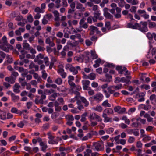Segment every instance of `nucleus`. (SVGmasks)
I'll return each mask as SVG.
<instances>
[{"label":"nucleus","mask_w":156,"mask_h":156,"mask_svg":"<svg viewBox=\"0 0 156 156\" xmlns=\"http://www.w3.org/2000/svg\"><path fill=\"white\" fill-rule=\"evenodd\" d=\"M147 25V23L146 22H141L139 23H136V29L142 32H146L148 31Z\"/></svg>","instance_id":"nucleus-1"},{"label":"nucleus","mask_w":156,"mask_h":156,"mask_svg":"<svg viewBox=\"0 0 156 156\" xmlns=\"http://www.w3.org/2000/svg\"><path fill=\"white\" fill-rule=\"evenodd\" d=\"M0 44L1 45H0V48L2 50L6 51V48L4 46H5L8 48H9L11 46L8 43L7 40V38L5 36H4L0 40Z\"/></svg>","instance_id":"nucleus-2"},{"label":"nucleus","mask_w":156,"mask_h":156,"mask_svg":"<svg viewBox=\"0 0 156 156\" xmlns=\"http://www.w3.org/2000/svg\"><path fill=\"white\" fill-rule=\"evenodd\" d=\"M89 118L90 119V121L95 119L99 122H101L102 121V119L101 117L94 112L90 113L89 115Z\"/></svg>","instance_id":"nucleus-3"},{"label":"nucleus","mask_w":156,"mask_h":156,"mask_svg":"<svg viewBox=\"0 0 156 156\" xmlns=\"http://www.w3.org/2000/svg\"><path fill=\"white\" fill-rule=\"evenodd\" d=\"M93 147H94V149L98 151H102L104 149L103 144L101 142H94L93 143Z\"/></svg>","instance_id":"nucleus-4"},{"label":"nucleus","mask_w":156,"mask_h":156,"mask_svg":"<svg viewBox=\"0 0 156 156\" xmlns=\"http://www.w3.org/2000/svg\"><path fill=\"white\" fill-rule=\"evenodd\" d=\"M116 69L119 71V73L120 74H122L123 71H125L126 73L125 75H129L130 72L127 70L126 68L125 67H122L121 66H118L116 67Z\"/></svg>","instance_id":"nucleus-5"},{"label":"nucleus","mask_w":156,"mask_h":156,"mask_svg":"<svg viewBox=\"0 0 156 156\" xmlns=\"http://www.w3.org/2000/svg\"><path fill=\"white\" fill-rule=\"evenodd\" d=\"M145 94L144 93H138L136 94L135 98L138 99L139 102L144 101L145 100Z\"/></svg>","instance_id":"nucleus-6"},{"label":"nucleus","mask_w":156,"mask_h":156,"mask_svg":"<svg viewBox=\"0 0 156 156\" xmlns=\"http://www.w3.org/2000/svg\"><path fill=\"white\" fill-rule=\"evenodd\" d=\"M83 87L84 90H91V88L89 87L90 82L88 80H83L82 82Z\"/></svg>","instance_id":"nucleus-7"},{"label":"nucleus","mask_w":156,"mask_h":156,"mask_svg":"<svg viewBox=\"0 0 156 156\" xmlns=\"http://www.w3.org/2000/svg\"><path fill=\"white\" fill-rule=\"evenodd\" d=\"M137 13L139 15L145 19H148L149 17V15L147 14L145 10L139 9L137 11Z\"/></svg>","instance_id":"nucleus-8"},{"label":"nucleus","mask_w":156,"mask_h":156,"mask_svg":"<svg viewBox=\"0 0 156 156\" xmlns=\"http://www.w3.org/2000/svg\"><path fill=\"white\" fill-rule=\"evenodd\" d=\"M81 69L80 66H77L76 67L71 66L69 68V70L73 73V75H76L78 73V70H80Z\"/></svg>","instance_id":"nucleus-9"},{"label":"nucleus","mask_w":156,"mask_h":156,"mask_svg":"<svg viewBox=\"0 0 156 156\" xmlns=\"http://www.w3.org/2000/svg\"><path fill=\"white\" fill-rule=\"evenodd\" d=\"M40 142V145L41 147V150L43 152H45L46 149L48 148L47 145L44 142L42 141V140L41 138H39Z\"/></svg>","instance_id":"nucleus-10"},{"label":"nucleus","mask_w":156,"mask_h":156,"mask_svg":"<svg viewBox=\"0 0 156 156\" xmlns=\"http://www.w3.org/2000/svg\"><path fill=\"white\" fill-rule=\"evenodd\" d=\"M103 97V96L102 94L99 93L94 95L93 96V98L97 102H99L102 100Z\"/></svg>","instance_id":"nucleus-11"},{"label":"nucleus","mask_w":156,"mask_h":156,"mask_svg":"<svg viewBox=\"0 0 156 156\" xmlns=\"http://www.w3.org/2000/svg\"><path fill=\"white\" fill-rule=\"evenodd\" d=\"M5 80L6 81L8 82L9 83L13 84L15 82L16 80L15 78L13 76H11L5 77Z\"/></svg>","instance_id":"nucleus-12"},{"label":"nucleus","mask_w":156,"mask_h":156,"mask_svg":"<svg viewBox=\"0 0 156 156\" xmlns=\"http://www.w3.org/2000/svg\"><path fill=\"white\" fill-rule=\"evenodd\" d=\"M20 87H21L18 83H15L13 87L14 92L16 93H19L20 91L19 89Z\"/></svg>","instance_id":"nucleus-13"},{"label":"nucleus","mask_w":156,"mask_h":156,"mask_svg":"<svg viewBox=\"0 0 156 156\" xmlns=\"http://www.w3.org/2000/svg\"><path fill=\"white\" fill-rule=\"evenodd\" d=\"M76 8L82 11H85V8L83 6V5L81 3H77L76 4Z\"/></svg>","instance_id":"nucleus-14"},{"label":"nucleus","mask_w":156,"mask_h":156,"mask_svg":"<svg viewBox=\"0 0 156 156\" xmlns=\"http://www.w3.org/2000/svg\"><path fill=\"white\" fill-rule=\"evenodd\" d=\"M103 114H107V115H112L113 114V110L111 108H107L103 111Z\"/></svg>","instance_id":"nucleus-15"},{"label":"nucleus","mask_w":156,"mask_h":156,"mask_svg":"<svg viewBox=\"0 0 156 156\" xmlns=\"http://www.w3.org/2000/svg\"><path fill=\"white\" fill-rule=\"evenodd\" d=\"M23 46L24 49L28 50L31 47L30 46L29 44L27 42L26 40L23 41Z\"/></svg>","instance_id":"nucleus-16"},{"label":"nucleus","mask_w":156,"mask_h":156,"mask_svg":"<svg viewBox=\"0 0 156 156\" xmlns=\"http://www.w3.org/2000/svg\"><path fill=\"white\" fill-rule=\"evenodd\" d=\"M102 116L104 118V122H108L111 121L112 118L107 116V114H102Z\"/></svg>","instance_id":"nucleus-17"},{"label":"nucleus","mask_w":156,"mask_h":156,"mask_svg":"<svg viewBox=\"0 0 156 156\" xmlns=\"http://www.w3.org/2000/svg\"><path fill=\"white\" fill-rule=\"evenodd\" d=\"M148 27L150 28H156V23L154 22L148 20Z\"/></svg>","instance_id":"nucleus-18"},{"label":"nucleus","mask_w":156,"mask_h":156,"mask_svg":"<svg viewBox=\"0 0 156 156\" xmlns=\"http://www.w3.org/2000/svg\"><path fill=\"white\" fill-rule=\"evenodd\" d=\"M44 57V55L42 53H39L37 55L35 58H34V61L36 62L37 60L40 59H43Z\"/></svg>","instance_id":"nucleus-19"},{"label":"nucleus","mask_w":156,"mask_h":156,"mask_svg":"<svg viewBox=\"0 0 156 156\" xmlns=\"http://www.w3.org/2000/svg\"><path fill=\"white\" fill-rule=\"evenodd\" d=\"M80 99L81 101L84 104L85 107H87L89 105V102L85 98L83 97H81Z\"/></svg>","instance_id":"nucleus-20"},{"label":"nucleus","mask_w":156,"mask_h":156,"mask_svg":"<svg viewBox=\"0 0 156 156\" xmlns=\"http://www.w3.org/2000/svg\"><path fill=\"white\" fill-rule=\"evenodd\" d=\"M100 11H98L94 13V16L98 19L99 20H101L103 19L102 17L100 16L101 13L99 12Z\"/></svg>","instance_id":"nucleus-21"},{"label":"nucleus","mask_w":156,"mask_h":156,"mask_svg":"<svg viewBox=\"0 0 156 156\" xmlns=\"http://www.w3.org/2000/svg\"><path fill=\"white\" fill-rule=\"evenodd\" d=\"M65 118L67 121H73L74 120L73 116L71 115H66L65 116Z\"/></svg>","instance_id":"nucleus-22"},{"label":"nucleus","mask_w":156,"mask_h":156,"mask_svg":"<svg viewBox=\"0 0 156 156\" xmlns=\"http://www.w3.org/2000/svg\"><path fill=\"white\" fill-rule=\"evenodd\" d=\"M105 76L106 78V79L103 80V81L109 82L111 81L112 77L111 75L108 74H106Z\"/></svg>","instance_id":"nucleus-23"},{"label":"nucleus","mask_w":156,"mask_h":156,"mask_svg":"<svg viewBox=\"0 0 156 156\" xmlns=\"http://www.w3.org/2000/svg\"><path fill=\"white\" fill-rule=\"evenodd\" d=\"M76 103L78 105L77 108L79 110H80L84 108L82 104L81 101L78 100L77 101Z\"/></svg>","instance_id":"nucleus-24"},{"label":"nucleus","mask_w":156,"mask_h":156,"mask_svg":"<svg viewBox=\"0 0 156 156\" xmlns=\"http://www.w3.org/2000/svg\"><path fill=\"white\" fill-rule=\"evenodd\" d=\"M34 102L36 104H42L41 101L40 99V97L39 96L37 95L35 97V98L34 100Z\"/></svg>","instance_id":"nucleus-25"},{"label":"nucleus","mask_w":156,"mask_h":156,"mask_svg":"<svg viewBox=\"0 0 156 156\" xmlns=\"http://www.w3.org/2000/svg\"><path fill=\"white\" fill-rule=\"evenodd\" d=\"M101 105L105 107H111V105L108 102V100H106L104 101L101 104Z\"/></svg>","instance_id":"nucleus-26"},{"label":"nucleus","mask_w":156,"mask_h":156,"mask_svg":"<svg viewBox=\"0 0 156 156\" xmlns=\"http://www.w3.org/2000/svg\"><path fill=\"white\" fill-rule=\"evenodd\" d=\"M101 62L100 58H99L95 61V64L93 65V66L95 68H97L99 66V64Z\"/></svg>","instance_id":"nucleus-27"},{"label":"nucleus","mask_w":156,"mask_h":156,"mask_svg":"<svg viewBox=\"0 0 156 156\" xmlns=\"http://www.w3.org/2000/svg\"><path fill=\"white\" fill-rule=\"evenodd\" d=\"M90 54L92 59H95L98 58V55L96 54V53L95 51L91 50L90 51Z\"/></svg>","instance_id":"nucleus-28"},{"label":"nucleus","mask_w":156,"mask_h":156,"mask_svg":"<svg viewBox=\"0 0 156 156\" xmlns=\"http://www.w3.org/2000/svg\"><path fill=\"white\" fill-rule=\"evenodd\" d=\"M6 113L2 111L0 112V118L2 120H5L6 119Z\"/></svg>","instance_id":"nucleus-29"},{"label":"nucleus","mask_w":156,"mask_h":156,"mask_svg":"<svg viewBox=\"0 0 156 156\" xmlns=\"http://www.w3.org/2000/svg\"><path fill=\"white\" fill-rule=\"evenodd\" d=\"M47 135L48 136V138L49 140H52L55 138V136L53 135L51 131L48 132L47 133Z\"/></svg>","instance_id":"nucleus-30"},{"label":"nucleus","mask_w":156,"mask_h":156,"mask_svg":"<svg viewBox=\"0 0 156 156\" xmlns=\"http://www.w3.org/2000/svg\"><path fill=\"white\" fill-rule=\"evenodd\" d=\"M122 87V85L121 84L117 85L116 86H111V87L115 89V90H118L121 89Z\"/></svg>","instance_id":"nucleus-31"},{"label":"nucleus","mask_w":156,"mask_h":156,"mask_svg":"<svg viewBox=\"0 0 156 156\" xmlns=\"http://www.w3.org/2000/svg\"><path fill=\"white\" fill-rule=\"evenodd\" d=\"M87 115V112H85L83 113L81 115V118L80 119V121L82 122H84L86 120V116Z\"/></svg>","instance_id":"nucleus-32"},{"label":"nucleus","mask_w":156,"mask_h":156,"mask_svg":"<svg viewBox=\"0 0 156 156\" xmlns=\"http://www.w3.org/2000/svg\"><path fill=\"white\" fill-rule=\"evenodd\" d=\"M104 16L107 18L109 19H112L113 16L108 12L104 13Z\"/></svg>","instance_id":"nucleus-33"},{"label":"nucleus","mask_w":156,"mask_h":156,"mask_svg":"<svg viewBox=\"0 0 156 156\" xmlns=\"http://www.w3.org/2000/svg\"><path fill=\"white\" fill-rule=\"evenodd\" d=\"M41 77L44 80H46L47 77L48 75L44 70H43L41 72Z\"/></svg>","instance_id":"nucleus-34"},{"label":"nucleus","mask_w":156,"mask_h":156,"mask_svg":"<svg viewBox=\"0 0 156 156\" xmlns=\"http://www.w3.org/2000/svg\"><path fill=\"white\" fill-rule=\"evenodd\" d=\"M57 96V94L56 93H54L49 97V99L52 101H54L56 97Z\"/></svg>","instance_id":"nucleus-35"},{"label":"nucleus","mask_w":156,"mask_h":156,"mask_svg":"<svg viewBox=\"0 0 156 156\" xmlns=\"http://www.w3.org/2000/svg\"><path fill=\"white\" fill-rule=\"evenodd\" d=\"M20 51L21 53V55L19 56L21 60L24 59L25 57V55L26 53V51H25L24 50H21Z\"/></svg>","instance_id":"nucleus-36"},{"label":"nucleus","mask_w":156,"mask_h":156,"mask_svg":"<svg viewBox=\"0 0 156 156\" xmlns=\"http://www.w3.org/2000/svg\"><path fill=\"white\" fill-rule=\"evenodd\" d=\"M58 139H53L51 140H49L48 143L49 144H57L58 143Z\"/></svg>","instance_id":"nucleus-37"},{"label":"nucleus","mask_w":156,"mask_h":156,"mask_svg":"<svg viewBox=\"0 0 156 156\" xmlns=\"http://www.w3.org/2000/svg\"><path fill=\"white\" fill-rule=\"evenodd\" d=\"M55 82L57 84L60 85L62 83V80L61 78L58 77L55 80Z\"/></svg>","instance_id":"nucleus-38"},{"label":"nucleus","mask_w":156,"mask_h":156,"mask_svg":"<svg viewBox=\"0 0 156 156\" xmlns=\"http://www.w3.org/2000/svg\"><path fill=\"white\" fill-rule=\"evenodd\" d=\"M9 92L11 93V95L12 97V100H18L19 99V96L15 95V94L12 92Z\"/></svg>","instance_id":"nucleus-39"},{"label":"nucleus","mask_w":156,"mask_h":156,"mask_svg":"<svg viewBox=\"0 0 156 156\" xmlns=\"http://www.w3.org/2000/svg\"><path fill=\"white\" fill-rule=\"evenodd\" d=\"M44 62V63L46 66H48L49 65V58L47 56L44 57L43 58Z\"/></svg>","instance_id":"nucleus-40"},{"label":"nucleus","mask_w":156,"mask_h":156,"mask_svg":"<svg viewBox=\"0 0 156 156\" xmlns=\"http://www.w3.org/2000/svg\"><path fill=\"white\" fill-rule=\"evenodd\" d=\"M27 19L28 22L32 23L34 20V19L31 14H29L27 17Z\"/></svg>","instance_id":"nucleus-41"},{"label":"nucleus","mask_w":156,"mask_h":156,"mask_svg":"<svg viewBox=\"0 0 156 156\" xmlns=\"http://www.w3.org/2000/svg\"><path fill=\"white\" fill-rule=\"evenodd\" d=\"M127 27L131 28L133 29H136V23L133 24L131 23H129L127 25Z\"/></svg>","instance_id":"nucleus-42"},{"label":"nucleus","mask_w":156,"mask_h":156,"mask_svg":"<svg viewBox=\"0 0 156 156\" xmlns=\"http://www.w3.org/2000/svg\"><path fill=\"white\" fill-rule=\"evenodd\" d=\"M105 27L107 28L108 30H109L111 28V23L109 22H106L105 24Z\"/></svg>","instance_id":"nucleus-43"},{"label":"nucleus","mask_w":156,"mask_h":156,"mask_svg":"<svg viewBox=\"0 0 156 156\" xmlns=\"http://www.w3.org/2000/svg\"><path fill=\"white\" fill-rule=\"evenodd\" d=\"M94 109L98 112H101L102 111L103 108L100 105H98L94 108Z\"/></svg>","instance_id":"nucleus-44"},{"label":"nucleus","mask_w":156,"mask_h":156,"mask_svg":"<svg viewBox=\"0 0 156 156\" xmlns=\"http://www.w3.org/2000/svg\"><path fill=\"white\" fill-rule=\"evenodd\" d=\"M38 51H43L45 50V48L43 47L40 45H37L36 47Z\"/></svg>","instance_id":"nucleus-45"},{"label":"nucleus","mask_w":156,"mask_h":156,"mask_svg":"<svg viewBox=\"0 0 156 156\" xmlns=\"http://www.w3.org/2000/svg\"><path fill=\"white\" fill-rule=\"evenodd\" d=\"M96 78V75L94 73H91L89 75V79L91 80H94Z\"/></svg>","instance_id":"nucleus-46"},{"label":"nucleus","mask_w":156,"mask_h":156,"mask_svg":"<svg viewBox=\"0 0 156 156\" xmlns=\"http://www.w3.org/2000/svg\"><path fill=\"white\" fill-rule=\"evenodd\" d=\"M68 82L69 85L70 86V88L72 90H73V89L74 88L75 86V84L74 82H72V81L68 80Z\"/></svg>","instance_id":"nucleus-47"},{"label":"nucleus","mask_w":156,"mask_h":156,"mask_svg":"<svg viewBox=\"0 0 156 156\" xmlns=\"http://www.w3.org/2000/svg\"><path fill=\"white\" fill-rule=\"evenodd\" d=\"M140 125V124L139 122H135L133 123H132L131 124V126L132 127H136L137 128Z\"/></svg>","instance_id":"nucleus-48"},{"label":"nucleus","mask_w":156,"mask_h":156,"mask_svg":"<svg viewBox=\"0 0 156 156\" xmlns=\"http://www.w3.org/2000/svg\"><path fill=\"white\" fill-rule=\"evenodd\" d=\"M61 2V1L60 0H56L55 1V3L56 4L55 7L56 8H58L61 6L60 4Z\"/></svg>","instance_id":"nucleus-49"},{"label":"nucleus","mask_w":156,"mask_h":156,"mask_svg":"<svg viewBox=\"0 0 156 156\" xmlns=\"http://www.w3.org/2000/svg\"><path fill=\"white\" fill-rule=\"evenodd\" d=\"M34 12L37 13H40L43 12L42 9L39 7H37L35 8Z\"/></svg>","instance_id":"nucleus-50"},{"label":"nucleus","mask_w":156,"mask_h":156,"mask_svg":"<svg viewBox=\"0 0 156 156\" xmlns=\"http://www.w3.org/2000/svg\"><path fill=\"white\" fill-rule=\"evenodd\" d=\"M26 57L27 58L34 59L35 57V55H31L29 54H27L26 55Z\"/></svg>","instance_id":"nucleus-51"},{"label":"nucleus","mask_w":156,"mask_h":156,"mask_svg":"<svg viewBox=\"0 0 156 156\" xmlns=\"http://www.w3.org/2000/svg\"><path fill=\"white\" fill-rule=\"evenodd\" d=\"M136 120L140 121V122L143 124H145L146 122V119H142L140 117L137 118L136 119Z\"/></svg>","instance_id":"nucleus-52"},{"label":"nucleus","mask_w":156,"mask_h":156,"mask_svg":"<svg viewBox=\"0 0 156 156\" xmlns=\"http://www.w3.org/2000/svg\"><path fill=\"white\" fill-rule=\"evenodd\" d=\"M29 73H32L33 74V77L35 79L37 78L38 77H39V76L38 74L37 73H35L34 71V70L31 71L29 72Z\"/></svg>","instance_id":"nucleus-53"},{"label":"nucleus","mask_w":156,"mask_h":156,"mask_svg":"<svg viewBox=\"0 0 156 156\" xmlns=\"http://www.w3.org/2000/svg\"><path fill=\"white\" fill-rule=\"evenodd\" d=\"M83 58L81 56H76L74 57V59L77 61L79 62H83Z\"/></svg>","instance_id":"nucleus-54"},{"label":"nucleus","mask_w":156,"mask_h":156,"mask_svg":"<svg viewBox=\"0 0 156 156\" xmlns=\"http://www.w3.org/2000/svg\"><path fill=\"white\" fill-rule=\"evenodd\" d=\"M146 73H141L140 74V79L141 81H144V79L146 78Z\"/></svg>","instance_id":"nucleus-55"},{"label":"nucleus","mask_w":156,"mask_h":156,"mask_svg":"<svg viewBox=\"0 0 156 156\" xmlns=\"http://www.w3.org/2000/svg\"><path fill=\"white\" fill-rule=\"evenodd\" d=\"M85 42L86 45L88 46L91 45L93 44L92 42L88 39H86L85 40Z\"/></svg>","instance_id":"nucleus-56"},{"label":"nucleus","mask_w":156,"mask_h":156,"mask_svg":"<svg viewBox=\"0 0 156 156\" xmlns=\"http://www.w3.org/2000/svg\"><path fill=\"white\" fill-rule=\"evenodd\" d=\"M49 124L48 123H46L43 125L42 128L44 130H46L49 128Z\"/></svg>","instance_id":"nucleus-57"},{"label":"nucleus","mask_w":156,"mask_h":156,"mask_svg":"<svg viewBox=\"0 0 156 156\" xmlns=\"http://www.w3.org/2000/svg\"><path fill=\"white\" fill-rule=\"evenodd\" d=\"M122 119L124 120L125 123L127 124H130V121L127 118L126 116H123L122 118Z\"/></svg>","instance_id":"nucleus-58"},{"label":"nucleus","mask_w":156,"mask_h":156,"mask_svg":"<svg viewBox=\"0 0 156 156\" xmlns=\"http://www.w3.org/2000/svg\"><path fill=\"white\" fill-rule=\"evenodd\" d=\"M28 50L30 51L32 55H35L37 53L36 50L32 47Z\"/></svg>","instance_id":"nucleus-59"},{"label":"nucleus","mask_w":156,"mask_h":156,"mask_svg":"<svg viewBox=\"0 0 156 156\" xmlns=\"http://www.w3.org/2000/svg\"><path fill=\"white\" fill-rule=\"evenodd\" d=\"M98 28L93 25L90 26L89 27V28L88 30H91L93 31H96V30H97Z\"/></svg>","instance_id":"nucleus-60"},{"label":"nucleus","mask_w":156,"mask_h":156,"mask_svg":"<svg viewBox=\"0 0 156 156\" xmlns=\"http://www.w3.org/2000/svg\"><path fill=\"white\" fill-rule=\"evenodd\" d=\"M136 9L137 8L136 7L133 6L131 7L129 10L131 12L135 13L136 11Z\"/></svg>","instance_id":"nucleus-61"},{"label":"nucleus","mask_w":156,"mask_h":156,"mask_svg":"<svg viewBox=\"0 0 156 156\" xmlns=\"http://www.w3.org/2000/svg\"><path fill=\"white\" fill-rule=\"evenodd\" d=\"M144 136V137L143 139V140L145 142H147V141H149L151 139V137L149 136H147L146 135Z\"/></svg>","instance_id":"nucleus-62"},{"label":"nucleus","mask_w":156,"mask_h":156,"mask_svg":"<svg viewBox=\"0 0 156 156\" xmlns=\"http://www.w3.org/2000/svg\"><path fill=\"white\" fill-rule=\"evenodd\" d=\"M52 15L51 14H48L45 15L44 17L48 20H49L52 18Z\"/></svg>","instance_id":"nucleus-63"},{"label":"nucleus","mask_w":156,"mask_h":156,"mask_svg":"<svg viewBox=\"0 0 156 156\" xmlns=\"http://www.w3.org/2000/svg\"><path fill=\"white\" fill-rule=\"evenodd\" d=\"M18 73L16 72L13 71L11 72V76H13V77L15 78V79H16V78L18 76Z\"/></svg>","instance_id":"nucleus-64"}]
</instances>
